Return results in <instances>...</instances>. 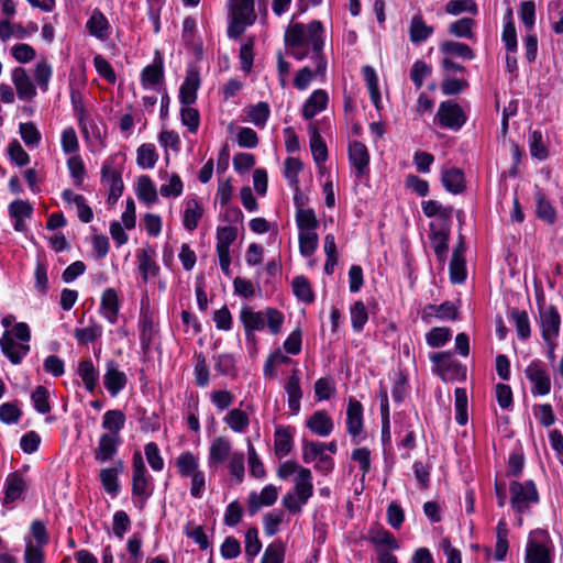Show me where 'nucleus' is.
Segmentation results:
<instances>
[{
	"label": "nucleus",
	"mask_w": 563,
	"mask_h": 563,
	"mask_svg": "<svg viewBox=\"0 0 563 563\" xmlns=\"http://www.w3.org/2000/svg\"><path fill=\"white\" fill-rule=\"evenodd\" d=\"M285 43L291 55L299 60L311 53V59L317 62V73H325L327 60L322 54L323 27L321 22L312 21L308 24L290 25L285 32Z\"/></svg>",
	"instance_id": "1"
},
{
	"label": "nucleus",
	"mask_w": 563,
	"mask_h": 563,
	"mask_svg": "<svg viewBox=\"0 0 563 563\" xmlns=\"http://www.w3.org/2000/svg\"><path fill=\"white\" fill-rule=\"evenodd\" d=\"M132 494L143 504L152 495L151 479L146 475V468L140 452L133 454Z\"/></svg>",
	"instance_id": "2"
},
{
	"label": "nucleus",
	"mask_w": 563,
	"mask_h": 563,
	"mask_svg": "<svg viewBox=\"0 0 563 563\" xmlns=\"http://www.w3.org/2000/svg\"><path fill=\"white\" fill-rule=\"evenodd\" d=\"M545 531L539 530L530 533L525 563H552L551 549L545 541Z\"/></svg>",
	"instance_id": "3"
},
{
	"label": "nucleus",
	"mask_w": 563,
	"mask_h": 563,
	"mask_svg": "<svg viewBox=\"0 0 563 563\" xmlns=\"http://www.w3.org/2000/svg\"><path fill=\"white\" fill-rule=\"evenodd\" d=\"M509 489L511 506L518 511L527 509L531 504H536L539 500V495L532 481L525 483L514 481Z\"/></svg>",
	"instance_id": "4"
},
{
	"label": "nucleus",
	"mask_w": 563,
	"mask_h": 563,
	"mask_svg": "<svg viewBox=\"0 0 563 563\" xmlns=\"http://www.w3.org/2000/svg\"><path fill=\"white\" fill-rule=\"evenodd\" d=\"M101 180L108 186V202L114 205L123 192L121 173L114 167L113 158L107 159L101 167Z\"/></svg>",
	"instance_id": "5"
},
{
	"label": "nucleus",
	"mask_w": 563,
	"mask_h": 563,
	"mask_svg": "<svg viewBox=\"0 0 563 563\" xmlns=\"http://www.w3.org/2000/svg\"><path fill=\"white\" fill-rule=\"evenodd\" d=\"M431 361L434 363L437 373L443 380L455 377L464 378L466 375V368L455 362L450 352L433 354Z\"/></svg>",
	"instance_id": "6"
},
{
	"label": "nucleus",
	"mask_w": 563,
	"mask_h": 563,
	"mask_svg": "<svg viewBox=\"0 0 563 563\" xmlns=\"http://www.w3.org/2000/svg\"><path fill=\"white\" fill-rule=\"evenodd\" d=\"M437 118L441 125L451 130H459L466 121L461 107L452 101H444L440 104Z\"/></svg>",
	"instance_id": "7"
},
{
	"label": "nucleus",
	"mask_w": 563,
	"mask_h": 563,
	"mask_svg": "<svg viewBox=\"0 0 563 563\" xmlns=\"http://www.w3.org/2000/svg\"><path fill=\"white\" fill-rule=\"evenodd\" d=\"M346 428L355 443L363 439V407L360 401L352 398L346 409Z\"/></svg>",
	"instance_id": "8"
},
{
	"label": "nucleus",
	"mask_w": 563,
	"mask_h": 563,
	"mask_svg": "<svg viewBox=\"0 0 563 563\" xmlns=\"http://www.w3.org/2000/svg\"><path fill=\"white\" fill-rule=\"evenodd\" d=\"M103 384L111 396H117L128 384L125 373L120 371L119 365L114 361H108L106 364Z\"/></svg>",
	"instance_id": "9"
},
{
	"label": "nucleus",
	"mask_w": 563,
	"mask_h": 563,
	"mask_svg": "<svg viewBox=\"0 0 563 563\" xmlns=\"http://www.w3.org/2000/svg\"><path fill=\"white\" fill-rule=\"evenodd\" d=\"M11 79L19 99L31 100L36 96L35 86L24 68L15 67L11 73Z\"/></svg>",
	"instance_id": "10"
},
{
	"label": "nucleus",
	"mask_w": 563,
	"mask_h": 563,
	"mask_svg": "<svg viewBox=\"0 0 563 563\" xmlns=\"http://www.w3.org/2000/svg\"><path fill=\"white\" fill-rule=\"evenodd\" d=\"M465 244L464 241L461 240L453 250L452 258L450 262V279L454 284H460L464 282L466 277V267H465Z\"/></svg>",
	"instance_id": "11"
},
{
	"label": "nucleus",
	"mask_w": 563,
	"mask_h": 563,
	"mask_svg": "<svg viewBox=\"0 0 563 563\" xmlns=\"http://www.w3.org/2000/svg\"><path fill=\"white\" fill-rule=\"evenodd\" d=\"M542 336L545 341H552L559 334L560 316L556 309L552 306L547 307L540 312Z\"/></svg>",
	"instance_id": "12"
},
{
	"label": "nucleus",
	"mask_w": 563,
	"mask_h": 563,
	"mask_svg": "<svg viewBox=\"0 0 563 563\" xmlns=\"http://www.w3.org/2000/svg\"><path fill=\"white\" fill-rule=\"evenodd\" d=\"M0 346L3 354L12 364H20L22 358L29 353L27 344H16L9 331H5L0 339Z\"/></svg>",
	"instance_id": "13"
},
{
	"label": "nucleus",
	"mask_w": 563,
	"mask_h": 563,
	"mask_svg": "<svg viewBox=\"0 0 563 563\" xmlns=\"http://www.w3.org/2000/svg\"><path fill=\"white\" fill-rule=\"evenodd\" d=\"M306 427L319 437H328L332 433L334 423L327 411L317 410L307 419Z\"/></svg>",
	"instance_id": "14"
},
{
	"label": "nucleus",
	"mask_w": 563,
	"mask_h": 563,
	"mask_svg": "<svg viewBox=\"0 0 563 563\" xmlns=\"http://www.w3.org/2000/svg\"><path fill=\"white\" fill-rule=\"evenodd\" d=\"M120 301L117 291L113 288H107L101 295L100 313L111 324L118 320Z\"/></svg>",
	"instance_id": "15"
},
{
	"label": "nucleus",
	"mask_w": 563,
	"mask_h": 563,
	"mask_svg": "<svg viewBox=\"0 0 563 563\" xmlns=\"http://www.w3.org/2000/svg\"><path fill=\"white\" fill-rule=\"evenodd\" d=\"M231 442L224 437H217L209 448L208 463L210 466L223 463L233 454Z\"/></svg>",
	"instance_id": "16"
},
{
	"label": "nucleus",
	"mask_w": 563,
	"mask_h": 563,
	"mask_svg": "<svg viewBox=\"0 0 563 563\" xmlns=\"http://www.w3.org/2000/svg\"><path fill=\"white\" fill-rule=\"evenodd\" d=\"M329 97L325 90L317 89L306 100L302 107V115L309 120L323 111L328 106Z\"/></svg>",
	"instance_id": "17"
},
{
	"label": "nucleus",
	"mask_w": 563,
	"mask_h": 563,
	"mask_svg": "<svg viewBox=\"0 0 563 563\" xmlns=\"http://www.w3.org/2000/svg\"><path fill=\"white\" fill-rule=\"evenodd\" d=\"M349 158L355 167L357 176H362L369 163V154L366 146L358 141L352 142L349 146Z\"/></svg>",
	"instance_id": "18"
},
{
	"label": "nucleus",
	"mask_w": 563,
	"mask_h": 563,
	"mask_svg": "<svg viewBox=\"0 0 563 563\" xmlns=\"http://www.w3.org/2000/svg\"><path fill=\"white\" fill-rule=\"evenodd\" d=\"M278 496V489L274 485H266L261 493L253 492L249 496V509L255 512L263 506L273 505Z\"/></svg>",
	"instance_id": "19"
},
{
	"label": "nucleus",
	"mask_w": 563,
	"mask_h": 563,
	"mask_svg": "<svg viewBox=\"0 0 563 563\" xmlns=\"http://www.w3.org/2000/svg\"><path fill=\"white\" fill-rule=\"evenodd\" d=\"M285 390L288 396V407L296 415L300 410V400L302 393L300 388V375L298 369H294L285 385Z\"/></svg>",
	"instance_id": "20"
},
{
	"label": "nucleus",
	"mask_w": 563,
	"mask_h": 563,
	"mask_svg": "<svg viewBox=\"0 0 563 563\" xmlns=\"http://www.w3.org/2000/svg\"><path fill=\"white\" fill-rule=\"evenodd\" d=\"M123 462L117 461L112 467L102 468L100 471V482L108 494H118L120 488L118 476L123 472Z\"/></svg>",
	"instance_id": "21"
},
{
	"label": "nucleus",
	"mask_w": 563,
	"mask_h": 563,
	"mask_svg": "<svg viewBox=\"0 0 563 563\" xmlns=\"http://www.w3.org/2000/svg\"><path fill=\"white\" fill-rule=\"evenodd\" d=\"M526 375L534 385V391L539 395L550 393L551 383L547 373L537 364L532 363L526 368Z\"/></svg>",
	"instance_id": "22"
},
{
	"label": "nucleus",
	"mask_w": 563,
	"mask_h": 563,
	"mask_svg": "<svg viewBox=\"0 0 563 563\" xmlns=\"http://www.w3.org/2000/svg\"><path fill=\"white\" fill-rule=\"evenodd\" d=\"M119 437L114 434H102L98 448L95 451L97 461L104 463L109 461L118 450Z\"/></svg>",
	"instance_id": "23"
},
{
	"label": "nucleus",
	"mask_w": 563,
	"mask_h": 563,
	"mask_svg": "<svg viewBox=\"0 0 563 563\" xmlns=\"http://www.w3.org/2000/svg\"><path fill=\"white\" fill-rule=\"evenodd\" d=\"M154 257L155 251L151 249H143L137 254L139 271L145 282L150 277H155L159 272V267L156 264Z\"/></svg>",
	"instance_id": "24"
},
{
	"label": "nucleus",
	"mask_w": 563,
	"mask_h": 563,
	"mask_svg": "<svg viewBox=\"0 0 563 563\" xmlns=\"http://www.w3.org/2000/svg\"><path fill=\"white\" fill-rule=\"evenodd\" d=\"M229 5L230 15L233 19L247 20L249 22L256 21L254 0H229Z\"/></svg>",
	"instance_id": "25"
},
{
	"label": "nucleus",
	"mask_w": 563,
	"mask_h": 563,
	"mask_svg": "<svg viewBox=\"0 0 563 563\" xmlns=\"http://www.w3.org/2000/svg\"><path fill=\"white\" fill-rule=\"evenodd\" d=\"M164 79L162 62L146 66L141 73V84L144 89H156Z\"/></svg>",
	"instance_id": "26"
},
{
	"label": "nucleus",
	"mask_w": 563,
	"mask_h": 563,
	"mask_svg": "<svg viewBox=\"0 0 563 563\" xmlns=\"http://www.w3.org/2000/svg\"><path fill=\"white\" fill-rule=\"evenodd\" d=\"M240 319L244 324L246 332L263 330L265 325V310L253 311L252 309L244 307L241 310Z\"/></svg>",
	"instance_id": "27"
},
{
	"label": "nucleus",
	"mask_w": 563,
	"mask_h": 563,
	"mask_svg": "<svg viewBox=\"0 0 563 563\" xmlns=\"http://www.w3.org/2000/svg\"><path fill=\"white\" fill-rule=\"evenodd\" d=\"M198 87V74L195 71H189L179 91L180 102L184 106H189L196 101Z\"/></svg>",
	"instance_id": "28"
},
{
	"label": "nucleus",
	"mask_w": 563,
	"mask_h": 563,
	"mask_svg": "<svg viewBox=\"0 0 563 563\" xmlns=\"http://www.w3.org/2000/svg\"><path fill=\"white\" fill-rule=\"evenodd\" d=\"M203 209L196 199L187 200L184 210V227L188 231H194L198 227L199 220L201 219Z\"/></svg>",
	"instance_id": "29"
},
{
	"label": "nucleus",
	"mask_w": 563,
	"mask_h": 563,
	"mask_svg": "<svg viewBox=\"0 0 563 563\" xmlns=\"http://www.w3.org/2000/svg\"><path fill=\"white\" fill-rule=\"evenodd\" d=\"M77 374L81 378L86 389L92 393L99 379V373L90 360L79 362Z\"/></svg>",
	"instance_id": "30"
},
{
	"label": "nucleus",
	"mask_w": 563,
	"mask_h": 563,
	"mask_svg": "<svg viewBox=\"0 0 563 563\" xmlns=\"http://www.w3.org/2000/svg\"><path fill=\"white\" fill-rule=\"evenodd\" d=\"M274 448L278 457L286 456L292 448V434L283 427H277L274 434Z\"/></svg>",
	"instance_id": "31"
},
{
	"label": "nucleus",
	"mask_w": 563,
	"mask_h": 563,
	"mask_svg": "<svg viewBox=\"0 0 563 563\" xmlns=\"http://www.w3.org/2000/svg\"><path fill=\"white\" fill-rule=\"evenodd\" d=\"M444 188L452 194H460L465 188L464 175L459 168H450L442 174Z\"/></svg>",
	"instance_id": "32"
},
{
	"label": "nucleus",
	"mask_w": 563,
	"mask_h": 563,
	"mask_svg": "<svg viewBox=\"0 0 563 563\" xmlns=\"http://www.w3.org/2000/svg\"><path fill=\"white\" fill-rule=\"evenodd\" d=\"M89 33L98 38H106L108 35L109 23L106 16L99 10H95L86 24Z\"/></svg>",
	"instance_id": "33"
},
{
	"label": "nucleus",
	"mask_w": 563,
	"mask_h": 563,
	"mask_svg": "<svg viewBox=\"0 0 563 563\" xmlns=\"http://www.w3.org/2000/svg\"><path fill=\"white\" fill-rule=\"evenodd\" d=\"M25 488V483L19 474H11L5 479L4 501L7 504L19 499Z\"/></svg>",
	"instance_id": "34"
},
{
	"label": "nucleus",
	"mask_w": 563,
	"mask_h": 563,
	"mask_svg": "<svg viewBox=\"0 0 563 563\" xmlns=\"http://www.w3.org/2000/svg\"><path fill=\"white\" fill-rule=\"evenodd\" d=\"M433 32V29L427 25L420 15H415L410 22L409 35L412 43L426 41Z\"/></svg>",
	"instance_id": "35"
},
{
	"label": "nucleus",
	"mask_w": 563,
	"mask_h": 563,
	"mask_svg": "<svg viewBox=\"0 0 563 563\" xmlns=\"http://www.w3.org/2000/svg\"><path fill=\"white\" fill-rule=\"evenodd\" d=\"M136 195L137 198L145 202L147 206L156 202L157 191L148 176H141L139 178Z\"/></svg>",
	"instance_id": "36"
},
{
	"label": "nucleus",
	"mask_w": 563,
	"mask_h": 563,
	"mask_svg": "<svg viewBox=\"0 0 563 563\" xmlns=\"http://www.w3.org/2000/svg\"><path fill=\"white\" fill-rule=\"evenodd\" d=\"M224 422L232 431L242 433L247 429L250 424V418L243 410L234 408L230 410L224 417Z\"/></svg>",
	"instance_id": "37"
},
{
	"label": "nucleus",
	"mask_w": 563,
	"mask_h": 563,
	"mask_svg": "<svg viewBox=\"0 0 563 563\" xmlns=\"http://www.w3.org/2000/svg\"><path fill=\"white\" fill-rule=\"evenodd\" d=\"M176 466L181 476H192L199 472V460L191 452H183L176 459Z\"/></svg>",
	"instance_id": "38"
},
{
	"label": "nucleus",
	"mask_w": 563,
	"mask_h": 563,
	"mask_svg": "<svg viewBox=\"0 0 563 563\" xmlns=\"http://www.w3.org/2000/svg\"><path fill=\"white\" fill-rule=\"evenodd\" d=\"M294 492L310 499L313 493L312 474L309 468H301L295 477Z\"/></svg>",
	"instance_id": "39"
},
{
	"label": "nucleus",
	"mask_w": 563,
	"mask_h": 563,
	"mask_svg": "<svg viewBox=\"0 0 563 563\" xmlns=\"http://www.w3.org/2000/svg\"><path fill=\"white\" fill-rule=\"evenodd\" d=\"M286 544L276 540L267 545L261 559V563H285Z\"/></svg>",
	"instance_id": "40"
},
{
	"label": "nucleus",
	"mask_w": 563,
	"mask_h": 563,
	"mask_svg": "<svg viewBox=\"0 0 563 563\" xmlns=\"http://www.w3.org/2000/svg\"><path fill=\"white\" fill-rule=\"evenodd\" d=\"M157 159L155 146L151 143L142 144L136 151V163L144 169L153 168Z\"/></svg>",
	"instance_id": "41"
},
{
	"label": "nucleus",
	"mask_w": 563,
	"mask_h": 563,
	"mask_svg": "<svg viewBox=\"0 0 563 563\" xmlns=\"http://www.w3.org/2000/svg\"><path fill=\"white\" fill-rule=\"evenodd\" d=\"M52 65L44 58L40 59L34 68V79L42 91L48 90L49 80L52 78Z\"/></svg>",
	"instance_id": "42"
},
{
	"label": "nucleus",
	"mask_w": 563,
	"mask_h": 563,
	"mask_svg": "<svg viewBox=\"0 0 563 563\" xmlns=\"http://www.w3.org/2000/svg\"><path fill=\"white\" fill-rule=\"evenodd\" d=\"M125 416L120 410H108L103 415L102 427L108 430L109 434L118 435L119 431L123 428Z\"/></svg>",
	"instance_id": "43"
},
{
	"label": "nucleus",
	"mask_w": 563,
	"mask_h": 563,
	"mask_svg": "<svg viewBox=\"0 0 563 563\" xmlns=\"http://www.w3.org/2000/svg\"><path fill=\"white\" fill-rule=\"evenodd\" d=\"M430 240L437 258L443 266L448 252L449 233L444 231H435L431 234Z\"/></svg>",
	"instance_id": "44"
},
{
	"label": "nucleus",
	"mask_w": 563,
	"mask_h": 563,
	"mask_svg": "<svg viewBox=\"0 0 563 563\" xmlns=\"http://www.w3.org/2000/svg\"><path fill=\"white\" fill-rule=\"evenodd\" d=\"M296 222L300 232H313L318 227V220L312 209L298 208L296 212Z\"/></svg>",
	"instance_id": "45"
},
{
	"label": "nucleus",
	"mask_w": 563,
	"mask_h": 563,
	"mask_svg": "<svg viewBox=\"0 0 563 563\" xmlns=\"http://www.w3.org/2000/svg\"><path fill=\"white\" fill-rule=\"evenodd\" d=\"M363 75L371 95V99L375 107L378 109L380 103V92L378 88V78L376 71L373 67L365 66L363 67Z\"/></svg>",
	"instance_id": "46"
},
{
	"label": "nucleus",
	"mask_w": 563,
	"mask_h": 563,
	"mask_svg": "<svg viewBox=\"0 0 563 563\" xmlns=\"http://www.w3.org/2000/svg\"><path fill=\"white\" fill-rule=\"evenodd\" d=\"M441 51L446 55L459 56L463 59H473L474 52L472 48L460 42L448 41L441 44Z\"/></svg>",
	"instance_id": "47"
},
{
	"label": "nucleus",
	"mask_w": 563,
	"mask_h": 563,
	"mask_svg": "<svg viewBox=\"0 0 563 563\" xmlns=\"http://www.w3.org/2000/svg\"><path fill=\"white\" fill-rule=\"evenodd\" d=\"M101 334L102 328L96 322H91L87 328H77L74 332L75 339L81 344L93 342L100 338Z\"/></svg>",
	"instance_id": "48"
},
{
	"label": "nucleus",
	"mask_w": 563,
	"mask_h": 563,
	"mask_svg": "<svg viewBox=\"0 0 563 563\" xmlns=\"http://www.w3.org/2000/svg\"><path fill=\"white\" fill-rule=\"evenodd\" d=\"M371 541L380 550H395L398 548L397 541L391 533L386 530H373Z\"/></svg>",
	"instance_id": "49"
},
{
	"label": "nucleus",
	"mask_w": 563,
	"mask_h": 563,
	"mask_svg": "<svg viewBox=\"0 0 563 563\" xmlns=\"http://www.w3.org/2000/svg\"><path fill=\"white\" fill-rule=\"evenodd\" d=\"M318 242L316 231L299 232V250L302 256H311L318 247Z\"/></svg>",
	"instance_id": "50"
},
{
	"label": "nucleus",
	"mask_w": 563,
	"mask_h": 563,
	"mask_svg": "<svg viewBox=\"0 0 563 563\" xmlns=\"http://www.w3.org/2000/svg\"><path fill=\"white\" fill-rule=\"evenodd\" d=\"M467 394L463 388L455 389V420L459 424L467 423Z\"/></svg>",
	"instance_id": "51"
},
{
	"label": "nucleus",
	"mask_w": 563,
	"mask_h": 563,
	"mask_svg": "<svg viewBox=\"0 0 563 563\" xmlns=\"http://www.w3.org/2000/svg\"><path fill=\"white\" fill-rule=\"evenodd\" d=\"M249 120L256 126H264L269 117V107L266 102H258L246 111Z\"/></svg>",
	"instance_id": "52"
},
{
	"label": "nucleus",
	"mask_w": 563,
	"mask_h": 563,
	"mask_svg": "<svg viewBox=\"0 0 563 563\" xmlns=\"http://www.w3.org/2000/svg\"><path fill=\"white\" fill-rule=\"evenodd\" d=\"M238 230L228 225L219 228L217 231V250L230 251V245L236 240Z\"/></svg>",
	"instance_id": "53"
},
{
	"label": "nucleus",
	"mask_w": 563,
	"mask_h": 563,
	"mask_svg": "<svg viewBox=\"0 0 563 563\" xmlns=\"http://www.w3.org/2000/svg\"><path fill=\"white\" fill-rule=\"evenodd\" d=\"M368 320V314L365 305L362 301H356L351 308V323L356 332H360Z\"/></svg>",
	"instance_id": "54"
},
{
	"label": "nucleus",
	"mask_w": 563,
	"mask_h": 563,
	"mask_svg": "<svg viewBox=\"0 0 563 563\" xmlns=\"http://www.w3.org/2000/svg\"><path fill=\"white\" fill-rule=\"evenodd\" d=\"M292 291L295 296L303 301V302H311L313 300V294L310 288V284L303 276H297L292 280Z\"/></svg>",
	"instance_id": "55"
},
{
	"label": "nucleus",
	"mask_w": 563,
	"mask_h": 563,
	"mask_svg": "<svg viewBox=\"0 0 563 563\" xmlns=\"http://www.w3.org/2000/svg\"><path fill=\"white\" fill-rule=\"evenodd\" d=\"M20 135L27 146H37L41 141V133L32 122L21 123L19 126Z\"/></svg>",
	"instance_id": "56"
},
{
	"label": "nucleus",
	"mask_w": 563,
	"mask_h": 563,
	"mask_svg": "<svg viewBox=\"0 0 563 563\" xmlns=\"http://www.w3.org/2000/svg\"><path fill=\"white\" fill-rule=\"evenodd\" d=\"M49 393L46 387L37 386L32 393V400L34 402V407L36 411L40 413H47L51 411V406L48 402Z\"/></svg>",
	"instance_id": "57"
},
{
	"label": "nucleus",
	"mask_w": 563,
	"mask_h": 563,
	"mask_svg": "<svg viewBox=\"0 0 563 563\" xmlns=\"http://www.w3.org/2000/svg\"><path fill=\"white\" fill-rule=\"evenodd\" d=\"M310 148L313 159L320 164L323 163L328 157V151L324 142L317 130H313L310 139Z\"/></svg>",
	"instance_id": "58"
},
{
	"label": "nucleus",
	"mask_w": 563,
	"mask_h": 563,
	"mask_svg": "<svg viewBox=\"0 0 563 563\" xmlns=\"http://www.w3.org/2000/svg\"><path fill=\"white\" fill-rule=\"evenodd\" d=\"M477 11L474 0H450L445 4V12L451 15H457L463 12L475 13Z\"/></svg>",
	"instance_id": "59"
},
{
	"label": "nucleus",
	"mask_w": 563,
	"mask_h": 563,
	"mask_svg": "<svg viewBox=\"0 0 563 563\" xmlns=\"http://www.w3.org/2000/svg\"><path fill=\"white\" fill-rule=\"evenodd\" d=\"M325 452V443L305 442L302 448V460L306 463L316 462Z\"/></svg>",
	"instance_id": "60"
},
{
	"label": "nucleus",
	"mask_w": 563,
	"mask_h": 563,
	"mask_svg": "<svg viewBox=\"0 0 563 563\" xmlns=\"http://www.w3.org/2000/svg\"><path fill=\"white\" fill-rule=\"evenodd\" d=\"M144 453L147 463L152 470L159 472L164 468V460L159 453L158 446L154 442H150L144 446Z\"/></svg>",
	"instance_id": "61"
},
{
	"label": "nucleus",
	"mask_w": 563,
	"mask_h": 563,
	"mask_svg": "<svg viewBox=\"0 0 563 563\" xmlns=\"http://www.w3.org/2000/svg\"><path fill=\"white\" fill-rule=\"evenodd\" d=\"M33 213V207L26 200H14L9 205V214L12 219H27Z\"/></svg>",
	"instance_id": "62"
},
{
	"label": "nucleus",
	"mask_w": 563,
	"mask_h": 563,
	"mask_svg": "<svg viewBox=\"0 0 563 563\" xmlns=\"http://www.w3.org/2000/svg\"><path fill=\"white\" fill-rule=\"evenodd\" d=\"M473 25H474V21L472 19L463 18V19H460V20L453 22L450 25L449 31L451 34H453L457 37L471 38L473 36V32H472Z\"/></svg>",
	"instance_id": "63"
},
{
	"label": "nucleus",
	"mask_w": 563,
	"mask_h": 563,
	"mask_svg": "<svg viewBox=\"0 0 563 563\" xmlns=\"http://www.w3.org/2000/svg\"><path fill=\"white\" fill-rule=\"evenodd\" d=\"M431 74V67L428 66L423 60H416L410 71V78L415 82V86L419 89L423 85V80Z\"/></svg>",
	"instance_id": "64"
}]
</instances>
